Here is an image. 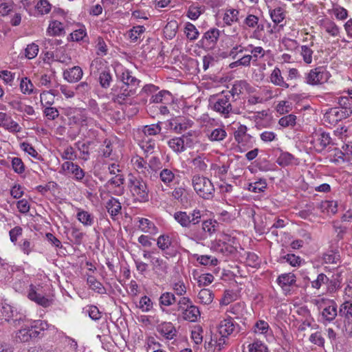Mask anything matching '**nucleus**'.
I'll use <instances>...</instances> for the list:
<instances>
[{"mask_svg": "<svg viewBox=\"0 0 352 352\" xmlns=\"http://www.w3.org/2000/svg\"><path fill=\"white\" fill-rule=\"evenodd\" d=\"M270 16L273 22L276 24L280 23L285 17L283 9L280 7L270 10Z\"/></svg>", "mask_w": 352, "mask_h": 352, "instance_id": "53", "label": "nucleus"}, {"mask_svg": "<svg viewBox=\"0 0 352 352\" xmlns=\"http://www.w3.org/2000/svg\"><path fill=\"white\" fill-rule=\"evenodd\" d=\"M239 10L236 9H228L226 11L223 20L227 25H231L233 22L238 21Z\"/></svg>", "mask_w": 352, "mask_h": 352, "instance_id": "42", "label": "nucleus"}, {"mask_svg": "<svg viewBox=\"0 0 352 352\" xmlns=\"http://www.w3.org/2000/svg\"><path fill=\"white\" fill-rule=\"evenodd\" d=\"M309 340L314 344H316L320 347L324 348V338L320 331H316L311 333L309 336Z\"/></svg>", "mask_w": 352, "mask_h": 352, "instance_id": "58", "label": "nucleus"}, {"mask_svg": "<svg viewBox=\"0 0 352 352\" xmlns=\"http://www.w3.org/2000/svg\"><path fill=\"white\" fill-rule=\"evenodd\" d=\"M296 116L294 114H289L281 118L278 124L283 127H293L296 123Z\"/></svg>", "mask_w": 352, "mask_h": 352, "instance_id": "52", "label": "nucleus"}, {"mask_svg": "<svg viewBox=\"0 0 352 352\" xmlns=\"http://www.w3.org/2000/svg\"><path fill=\"white\" fill-rule=\"evenodd\" d=\"M182 142L184 143V147L186 150L188 148H192L197 142L196 133L194 131H188L180 136Z\"/></svg>", "mask_w": 352, "mask_h": 352, "instance_id": "33", "label": "nucleus"}, {"mask_svg": "<svg viewBox=\"0 0 352 352\" xmlns=\"http://www.w3.org/2000/svg\"><path fill=\"white\" fill-rule=\"evenodd\" d=\"M171 285L175 294L179 296H184L187 292L186 286L183 280L174 282Z\"/></svg>", "mask_w": 352, "mask_h": 352, "instance_id": "54", "label": "nucleus"}, {"mask_svg": "<svg viewBox=\"0 0 352 352\" xmlns=\"http://www.w3.org/2000/svg\"><path fill=\"white\" fill-rule=\"evenodd\" d=\"M249 352H268L267 346L260 340H256L248 346Z\"/></svg>", "mask_w": 352, "mask_h": 352, "instance_id": "59", "label": "nucleus"}, {"mask_svg": "<svg viewBox=\"0 0 352 352\" xmlns=\"http://www.w3.org/2000/svg\"><path fill=\"white\" fill-rule=\"evenodd\" d=\"M276 163L282 166L285 167L297 164V159L289 152L281 151L280 154L276 160Z\"/></svg>", "mask_w": 352, "mask_h": 352, "instance_id": "28", "label": "nucleus"}, {"mask_svg": "<svg viewBox=\"0 0 352 352\" xmlns=\"http://www.w3.org/2000/svg\"><path fill=\"white\" fill-rule=\"evenodd\" d=\"M38 332L32 327L29 329H21L16 334V340L20 342H29L32 338H36Z\"/></svg>", "mask_w": 352, "mask_h": 352, "instance_id": "25", "label": "nucleus"}, {"mask_svg": "<svg viewBox=\"0 0 352 352\" xmlns=\"http://www.w3.org/2000/svg\"><path fill=\"white\" fill-rule=\"evenodd\" d=\"M184 33L188 39L190 41H195L199 36V31L196 28V27L191 23L188 22L185 25L184 28Z\"/></svg>", "mask_w": 352, "mask_h": 352, "instance_id": "45", "label": "nucleus"}, {"mask_svg": "<svg viewBox=\"0 0 352 352\" xmlns=\"http://www.w3.org/2000/svg\"><path fill=\"white\" fill-rule=\"evenodd\" d=\"M311 287L314 289H319L323 285H330L328 286V291L332 292L333 288H331V286L334 287V282L330 280L329 278L323 273H320L318 275L317 278L311 281Z\"/></svg>", "mask_w": 352, "mask_h": 352, "instance_id": "29", "label": "nucleus"}, {"mask_svg": "<svg viewBox=\"0 0 352 352\" xmlns=\"http://www.w3.org/2000/svg\"><path fill=\"white\" fill-rule=\"evenodd\" d=\"M83 75V72L79 66H74L63 72V78L67 82L74 83L79 81Z\"/></svg>", "mask_w": 352, "mask_h": 352, "instance_id": "20", "label": "nucleus"}, {"mask_svg": "<svg viewBox=\"0 0 352 352\" xmlns=\"http://www.w3.org/2000/svg\"><path fill=\"white\" fill-rule=\"evenodd\" d=\"M139 307L144 312H148L153 308V302L147 296H142L139 302Z\"/></svg>", "mask_w": 352, "mask_h": 352, "instance_id": "63", "label": "nucleus"}, {"mask_svg": "<svg viewBox=\"0 0 352 352\" xmlns=\"http://www.w3.org/2000/svg\"><path fill=\"white\" fill-rule=\"evenodd\" d=\"M331 74L324 67H317L311 69L305 76V82L310 85H319L327 82Z\"/></svg>", "mask_w": 352, "mask_h": 352, "instance_id": "7", "label": "nucleus"}, {"mask_svg": "<svg viewBox=\"0 0 352 352\" xmlns=\"http://www.w3.org/2000/svg\"><path fill=\"white\" fill-rule=\"evenodd\" d=\"M197 261L203 265L215 266L218 263L217 258L208 255H201L197 258Z\"/></svg>", "mask_w": 352, "mask_h": 352, "instance_id": "61", "label": "nucleus"}, {"mask_svg": "<svg viewBox=\"0 0 352 352\" xmlns=\"http://www.w3.org/2000/svg\"><path fill=\"white\" fill-rule=\"evenodd\" d=\"M159 302L161 307H169L176 302V298L172 292H166L162 294Z\"/></svg>", "mask_w": 352, "mask_h": 352, "instance_id": "41", "label": "nucleus"}, {"mask_svg": "<svg viewBox=\"0 0 352 352\" xmlns=\"http://www.w3.org/2000/svg\"><path fill=\"white\" fill-rule=\"evenodd\" d=\"M219 224L215 220L208 219L202 222V232L194 233L192 239L196 240H203L207 238L208 235L212 234L217 229Z\"/></svg>", "mask_w": 352, "mask_h": 352, "instance_id": "13", "label": "nucleus"}, {"mask_svg": "<svg viewBox=\"0 0 352 352\" xmlns=\"http://www.w3.org/2000/svg\"><path fill=\"white\" fill-rule=\"evenodd\" d=\"M84 309L85 310V312L88 314L89 316L94 320H98L102 317V313L96 306H87Z\"/></svg>", "mask_w": 352, "mask_h": 352, "instance_id": "62", "label": "nucleus"}, {"mask_svg": "<svg viewBox=\"0 0 352 352\" xmlns=\"http://www.w3.org/2000/svg\"><path fill=\"white\" fill-rule=\"evenodd\" d=\"M46 54L50 56H55L56 60L62 63L68 64L71 62V58L67 54H65L63 50L57 51L55 55L53 52H47Z\"/></svg>", "mask_w": 352, "mask_h": 352, "instance_id": "49", "label": "nucleus"}, {"mask_svg": "<svg viewBox=\"0 0 352 352\" xmlns=\"http://www.w3.org/2000/svg\"><path fill=\"white\" fill-rule=\"evenodd\" d=\"M237 324L232 318H228L221 320L218 326V331L221 335L219 340V344H225V338L230 336L235 330Z\"/></svg>", "mask_w": 352, "mask_h": 352, "instance_id": "9", "label": "nucleus"}, {"mask_svg": "<svg viewBox=\"0 0 352 352\" xmlns=\"http://www.w3.org/2000/svg\"><path fill=\"white\" fill-rule=\"evenodd\" d=\"M172 239L167 234H162L157 239V247L169 256H175V252H167V250L172 246Z\"/></svg>", "mask_w": 352, "mask_h": 352, "instance_id": "22", "label": "nucleus"}, {"mask_svg": "<svg viewBox=\"0 0 352 352\" xmlns=\"http://www.w3.org/2000/svg\"><path fill=\"white\" fill-rule=\"evenodd\" d=\"M34 85L28 78H23L20 82V89L24 94H31L33 92Z\"/></svg>", "mask_w": 352, "mask_h": 352, "instance_id": "57", "label": "nucleus"}, {"mask_svg": "<svg viewBox=\"0 0 352 352\" xmlns=\"http://www.w3.org/2000/svg\"><path fill=\"white\" fill-rule=\"evenodd\" d=\"M312 302L319 309H322V316L325 320L331 322L337 316V305L334 300L321 298L314 299Z\"/></svg>", "mask_w": 352, "mask_h": 352, "instance_id": "5", "label": "nucleus"}, {"mask_svg": "<svg viewBox=\"0 0 352 352\" xmlns=\"http://www.w3.org/2000/svg\"><path fill=\"white\" fill-rule=\"evenodd\" d=\"M111 94L112 96V100L120 104H124L130 97L134 96V94H131V92L122 85L114 86L111 89Z\"/></svg>", "mask_w": 352, "mask_h": 352, "instance_id": "14", "label": "nucleus"}, {"mask_svg": "<svg viewBox=\"0 0 352 352\" xmlns=\"http://www.w3.org/2000/svg\"><path fill=\"white\" fill-rule=\"evenodd\" d=\"M36 8L41 14H45L50 12L52 6L47 0H39Z\"/></svg>", "mask_w": 352, "mask_h": 352, "instance_id": "64", "label": "nucleus"}, {"mask_svg": "<svg viewBox=\"0 0 352 352\" xmlns=\"http://www.w3.org/2000/svg\"><path fill=\"white\" fill-rule=\"evenodd\" d=\"M128 187L135 201L139 202L148 201L149 190L146 182L141 177H136L130 174L129 175Z\"/></svg>", "mask_w": 352, "mask_h": 352, "instance_id": "2", "label": "nucleus"}, {"mask_svg": "<svg viewBox=\"0 0 352 352\" xmlns=\"http://www.w3.org/2000/svg\"><path fill=\"white\" fill-rule=\"evenodd\" d=\"M90 74L91 75H99L98 81L103 89L110 87L113 81L110 69L99 59L94 60L90 65Z\"/></svg>", "mask_w": 352, "mask_h": 352, "instance_id": "3", "label": "nucleus"}, {"mask_svg": "<svg viewBox=\"0 0 352 352\" xmlns=\"http://www.w3.org/2000/svg\"><path fill=\"white\" fill-rule=\"evenodd\" d=\"M267 188V183L265 179H260L258 181L249 184L248 190L251 192L258 193L264 192Z\"/></svg>", "mask_w": 352, "mask_h": 352, "instance_id": "47", "label": "nucleus"}, {"mask_svg": "<svg viewBox=\"0 0 352 352\" xmlns=\"http://www.w3.org/2000/svg\"><path fill=\"white\" fill-rule=\"evenodd\" d=\"M313 54L314 51L309 46L302 45L300 47V54L305 63H311Z\"/></svg>", "mask_w": 352, "mask_h": 352, "instance_id": "56", "label": "nucleus"}, {"mask_svg": "<svg viewBox=\"0 0 352 352\" xmlns=\"http://www.w3.org/2000/svg\"><path fill=\"white\" fill-rule=\"evenodd\" d=\"M350 116L349 110H342L338 107L329 109L324 114L325 121L331 124H336Z\"/></svg>", "mask_w": 352, "mask_h": 352, "instance_id": "10", "label": "nucleus"}, {"mask_svg": "<svg viewBox=\"0 0 352 352\" xmlns=\"http://www.w3.org/2000/svg\"><path fill=\"white\" fill-rule=\"evenodd\" d=\"M322 260L327 264H339L340 263V254L337 248L328 250L322 255Z\"/></svg>", "mask_w": 352, "mask_h": 352, "instance_id": "27", "label": "nucleus"}, {"mask_svg": "<svg viewBox=\"0 0 352 352\" xmlns=\"http://www.w3.org/2000/svg\"><path fill=\"white\" fill-rule=\"evenodd\" d=\"M157 332L167 340H172L176 336L177 330L173 323L164 322L157 327Z\"/></svg>", "mask_w": 352, "mask_h": 352, "instance_id": "17", "label": "nucleus"}, {"mask_svg": "<svg viewBox=\"0 0 352 352\" xmlns=\"http://www.w3.org/2000/svg\"><path fill=\"white\" fill-rule=\"evenodd\" d=\"M325 31L332 36H337L340 33V28L332 21H327L323 24Z\"/></svg>", "mask_w": 352, "mask_h": 352, "instance_id": "50", "label": "nucleus"}, {"mask_svg": "<svg viewBox=\"0 0 352 352\" xmlns=\"http://www.w3.org/2000/svg\"><path fill=\"white\" fill-rule=\"evenodd\" d=\"M139 228L142 232L150 234L155 233L157 230L154 223L145 218H141L139 220Z\"/></svg>", "mask_w": 352, "mask_h": 352, "instance_id": "40", "label": "nucleus"}, {"mask_svg": "<svg viewBox=\"0 0 352 352\" xmlns=\"http://www.w3.org/2000/svg\"><path fill=\"white\" fill-rule=\"evenodd\" d=\"M184 320L189 322H196L200 317V311L198 307L194 305L188 307L182 312Z\"/></svg>", "mask_w": 352, "mask_h": 352, "instance_id": "31", "label": "nucleus"}, {"mask_svg": "<svg viewBox=\"0 0 352 352\" xmlns=\"http://www.w3.org/2000/svg\"><path fill=\"white\" fill-rule=\"evenodd\" d=\"M219 36V30L217 28H212L204 34L202 43L207 46H213L217 43Z\"/></svg>", "mask_w": 352, "mask_h": 352, "instance_id": "26", "label": "nucleus"}, {"mask_svg": "<svg viewBox=\"0 0 352 352\" xmlns=\"http://www.w3.org/2000/svg\"><path fill=\"white\" fill-rule=\"evenodd\" d=\"M145 28L142 25L133 27L129 32V36L132 42H136L144 32Z\"/></svg>", "mask_w": 352, "mask_h": 352, "instance_id": "55", "label": "nucleus"}, {"mask_svg": "<svg viewBox=\"0 0 352 352\" xmlns=\"http://www.w3.org/2000/svg\"><path fill=\"white\" fill-rule=\"evenodd\" d=\"M278 284L285 290H289V287L296 283V276L293 273H285L278 276Z\"/></svg>", "mask_w": 352, "mask_h": 352, "instance_id": "24", "label": "nucleus"}, {"mask_svg": "<svg viewBox=\"0 0 352 352\" xmlns=\"http://www.w3.org/2000/svg\"><path fill=\"white\" fill-rule=\"evenodd\" d=\"M38 52V45L34 43H30L27 45L25 49V56L28 59L35 58Z\"/></svg>", "mask_w": 352, "mask_h": 352, "instance_id": "60", "label": "nucleus"}, {"mask_svg": "<svg viewBox=\"0 0 352 352\" xmlns=\"http://www.w3.org/2000/svg\"><path fill=\"white\" fill-rule=\"evenodd\" d=\"M199 302L204 305H210L214 298V294L208 289H202L197 295Z\"/></svg>", "mask_w": 352, "mask_h": 352, "instance_id": "35", "label": "nucleus"}, {"mask_svg": "<svg viewBox=\"0 0 352 352\" xmlns=\"http://www.w3.org/2000/svg\"><path fill=\"white\" fill-rule=\"evenodd\" d=\"M153 269L158 272H166L168 265L167 263L160 258H153L151 261Z\"/></svg>", "mask_w": 352, "mask_h": 352, "instance_id": "46", "label": "nucleus"}, {"mask_svg": "<svg viewBox=\"0 0 352 352\" xmlns=\"http://www.w3.org/2000/svg\"><path fill=\"white\" fill-rule=\"evenodd\" d=\"M338 314L344 319V325L350 327L352 324V302H344L340 306Z\"/></svg>", "mask_w": 352, "mask_h": 352, "instance_id": "18", "label": "nucleus"}, {"mask_svg": "<svg viewBox=\"0 0 352 352\" xmlns=\"http://www.w3.org/2000/svg\"><path fill=\"white\" fill-rule=\"evenodd\" d=\"M59 343L67 352H77L78 350V342L73 338L68 336L65 333L60 331L58 333Z\"/></svg>", "mask_w": 352, "mask_h": 352, "instance_id": "15", "label": "nucleus"}, {"mask_svg": "<svg viewBox=\"0 0 352 352\" xmlns=\"http://www.w3.org/2000/svg\"><path fill=\"white\" fill-rule=\"evenodd\" d=\"M168 146L175 153H181L185 151L184 143L182 142L180 137H175L168 141Z\"/></svg>", "mask_w": 352, "mask_h": 352, "instance_id": "43", "label": "nucleus"}, {"mask_svg": "<svg viewBox=\"0 0 352 352\" xmlns=\"http://www.w3.org/2000/svg\"><path fill=\"white\" fill-rule=\"evenodd\" d=\"M76 217L84 226H91L94 223V216L87 211L78 209Z\"/></svg>", "mask_w": 352, "mask_h": 352, "instance_id": "36", "label": "nucleus"}, {"mask_svg": "<svg viewBox=\"0 0 352 352\" xmlns=\"http://www.w3.org/2000/svg\"><path fill=\"white\" fill-rule=\"evenodd\" d=\"M338 108L342 110H349V115H352V101L349 96H342L338 98Z\"/></svg>", "mask_w": 352, "mask_h": 352, "instance_id": "48", "label": "nucleus"}, {"mask_svg": "<svg viewBox=\"0 0 352 352\" xmlns=\"http://www.w3.org/2000/svg\"><path fill=\"white\" fill-rule=\"evenodd\" d=\"M122 84L140 85V80L132 75V72L128 69L122 72L118 77Z\"/></svg>", "mask_w": 352, "mask_h": 352, "instance_id": "37", "label": "nucleus"}, {"mask_svg": "<svg viewBox=\"0 0 352 352\" xmlns=\"http://www.w3.org/2000/svg\"><path fill=\"white\" fill-rule=\"evenodd\" d=\"M252 88V87L247 81L241 80L235 81L231 89L226 91V92H230V94H232L233 99H236L235 96H239V95L243 94L245 91L251 92Z\"/></svg>", "mask_w": 352, "mask_h": 352, "instance_id": "19", "label": "nucleus"}, {"mask_svg": "<svg viewBox=\"0 0 352 352\" xmlns=\"http://www.w3.org/2000/svg\"><path fill=\"white\" fill-rule=\"evenodd\" d=\"M87 282L89 287L97 293L101 294L106 293V289L104 287L100 282L98 281L94 276H88Z\"/></svg>", "mask_w": 352, "mask_h": 352, "instance_id": "38", "label": "nucleus"}, {"mask_svg": "<svg viewBox=\"0 0 352 352\" xmlns=\"http://www.w3.org/2000/svg\"><path fill=\"white\" fill-rule=\"evenodd\" d=\"M61 169L64 172L72 173L77 181L82 180L85 177L84 170L78 164L72 162L67 161L64 162L61 165Z\"/></svg>", "mask_w": 352, "mask_h": 352, "instance_id": "16", "label": "nucleus"}, {"mask_svg": "<svg viewBox=\"0 0 352 352\" xmlns=\"http://www.w3.org/2000/svg\"><path fill=\"white\" fill-rule=\"evenodd\" d=\"M206 138L210 142H220L227 138V132L224 126L217 128L206 126L204 130Z\"/></svg>", "mask_w": 352, "mask_h": 352, "instance_id": "11", "label": "nucleus"}, {"mask_svg": "<svg viewBox=\"0 0 352 352\" xmlns=\"http://www.w3.org/2000/svg\"><path fill=\"white\" fill-rule=\"evenodd\" d=\"M209 160L204 155H199L192 160V164L197 172H204L208 168Z\"/></svg>", "mask_w": 352, "mask_h": 352, "instance_id": "34", "label": "nucleus"}, {"mask_svg": "<svg viewBox=\"0 0 352 352\" xmlns=\"http://www.w3.org/2000/svg\"><path fill=\"white\" fill-rule=\"evenodd\" d=\"M150 102L161 104L170 105L173 102V97L168 91H161L151 96Z\"/></svg>", "mask_w": 352, "mask_h": 352, "instance_id": "21", "label": "nucleus"}, {"mask_svg": "<svg viewBox=\"0 0 352 352\" xmlns=\"http://www.w3.org/2000/svg\"><path fill=\"white\" fill-rule=\"evenodd\" d=\"M47 33L50 36H59L64 34L63 24L58 21L52 22L47 28Z\"/></svg>", "mask_w": 352, "mask_h": 352, "instance_id": "39", "label": "nucleus"}, {"mask_svg": "<svg viewBox=\"0 0 352 352\" xmlns=\"http://www.w3.org/2000/svg\"><path fill=\"white\" fill-rule=\"evenodd\" d=\"M270 82L274 85L280 87L282 88L287 89L289 85L284 80L282 76L281 71L278 67H275L270 75Z\"/></svg>", "mask_w": 352, "mask_h": 352, "instance_id": "30", "label": "nucleus"}, {"mask_svg": "<svg viewBox=\"0 0 352 352\" xmlns=\"http://www.w3.org/2000/svg\"><path fill=\"white\" fill-rule=\"evenodd\" d=\"M311 144L318 153H321L330 144H332V139L329 133L323 131L321 129L315 130L311 134Z\"/></svg>", "mask_w": 352, "mask_h": 352, "instance_id": "8", "label": "nucleus"}, {"mask_svg": "<svg viewBox=\"0 0 352 352\" xmlns=\"http://www.w3.org/2000/svg\"><path fill=\"white\" fill-rule=\"evenodd\" d=\"M236 100L233 99L230 92L223 91L210 99V105L213 111L224 118H228L230 114L241 113L239 108L233 105Z\"/></svg>", "mask_w": 352, "mask_h": 352, "instance_id": "1", "label": "nucleus"}, {"mask_svg": "<svg viewBox=\"0 0 352 352\" xmlns=\"http://www.w3.org/2000/svg\"><path fill=\"white\" fill-rule=\"evenodd\" d=\"M192 184L197 195L204 199H212L214 195V187L207 177L195 175L192 178Z\"/></svg>", "mask_w": 352, "mask_h": 352, "instance_id": "4", "label": "nucleus"}, {"mask_svg": "<svg viewBox=\"0 0 352 352\" xmlns=\"http://www.w3.org/2000/svg\"><path fill=\"white\" fill-rule=\"evenodd\" d=\"M106 208L108 212L113 219H116V217L120 213L122 208L121 204L119 201L113 197H111L107 202Z\"/></svg>", "mask_w": 352, "mask_h": 352, "instance_id": "32", "label": "nucleus"}, {"mask_svg": "<svg viewBox=\"0 0 352 352\" xmlns=\"http://www.w3.org/2000/svg\"><path fill=\"white\" fill-rule=\"evenodd\" d=\"M248 51L251 52L250 57L252 60L256 62L258 58L263 57L265 55V51L261 47H253L252 45H248L247 47Z\"/></svg>", "mask_w": 352, "mask_h": 352, "instance_id": "51", "label": "nucleus"}, {"mask_svg": "<svg viewBox=\"0 0 352 352\" xmlns=\"http://www.w3.org/2000/svg\"><path fill=\"white\" fill-rule=\"evenodd\" d=\"M175 220L182 228H190L191 225L198 224L201 218V211L195 209L192 212L187 213L185 211H177L174 213Z\"/></svg>", "mask_w": 352, "mask_h": 352, "instance_id": "6", "label": "nucleus"}, {"mask_svg": "<svg viewBox=\"0 0 352 352\" xmlns=\"http://www.w3.org/2000/svg\"><path fill=\"white\" fill-rule=\"evenodd\" d=\"M161 181L166 185L168 186L175 179V173L168 168H164L160 173Z\"/></svg>", "mask_w": 352, "mask_h": 352, "instance_id": "44", "label": "nucleus"}, {"mask_svg": "<svg viewBox=\"0 0 352 352\" xmlns=\"http://www.w3.org/2000/svg\"><path fill=\"white\" fill-rule=\"evenodd\" d=\"M1 312L6 320H12L15 324L16 322L19 324L20 322L23 320V316L19 315L18 316L16 311L9 305H6L1 307Z\"/></svg>", "mask_w": 352, "mask_h": 352, "instance_id": "23", "label": "nucleus"}, {"mask_svg": "<svg viewBox=\"0 0 352 352\" xmlns=\"http://www.w3.org/2000/svg\"><path fill=\"white\" fill-rule=\"evenodd\" d=\"M28 298L30 300L45 308L50 307L52 303V300L45 297L43 295L38 292L37 287L32 284L29 286Z\"/></svg>", "mask_w": 352, "mask_h": 352, "instance_id": "12", "label": "nucleus"}]
</instances>
